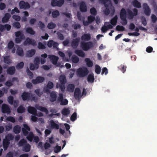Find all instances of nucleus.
<instances>
[{
	"label": "nucleus",
	"mask_w": 157,
	"mask_h": 157,
	"mask_svg": "<svg viewBox=\"0 0 157 157\" xmlns=\"http://www.w3.org/2000/svg\"><path fill=\"white\" fill-rule=\"evenodd\" d=\"M101 3L103 4L105 9L103 10L104 13L105 15H108L110 13L112 15H113L115 10L112 6L110 0H99Z\"/></svg>",
	"instance_id": "1"
},
{
	"label": "nucleus",
	"mask_w": 157,
	"mask_h": 157,
	"mask_svg": "<svg viewBox=\"0 0 157 157\" xmlns=\"http://www.w3.org/2000/svg\"><path fill=\"white\" fill-rule=\"evenodd\" d=\"M59 79L60 83L59 84H57L56 87H59L62 92H63L65 88V84L66 82V77L65 75H61L59 76Z\"/></svg>",
	"instance_id": "2"
},
{
	"label": "nucleus",
	"mask_w": 157,
	"mask_h": 157,
	"mask_svg": "<svg viewBox=\"0 0 157 157\" xmlns=\"http://www.w3.org/2000/svg\"><path fill=\"white\" fill-rule=\"evenodd\" d=\"M94 46V44L91 41L81 42V46L82 49L85 51H87Z\"/></svg>",
	"instance_id": "3"
},
{
	"label": "nucleus",
	"mask_w": 157,
	"mask_h": 157,
	"mask_svg": "<svg viewBox=\"0 0 157 157\" xmlns=\"http://www.w3.org/2000/svg\"><path fill=\"white\" fill-rule=\"evenodd\" d=\"M89 72L88 69L85 67L79 68L77 71V75L81 77H83L87 75Z\"/></svg>",
	"instance_id": "4"
},
{
	"label": "nucleus",
	"mask_w": 157,
	"mask_h": 157,
	"mask_svg": "<svg viewBox=\"0 0 157 157\" xmlns=\"http://www.w3.org/2000/svg\"><path fill=\"white\" fill-rule=\"evenodd\" d=\"M15 34L16 38L15 39L16 43L18 44L21 43L22 40L25 38V36L21 31H18L15 33Z\"/></svg>",
	"instance_id": "5"
},
{
	"label": "nucleus",
	"mask_w": 157,
	"mask_h": 157,
	"mask_svg": "<svg viewBox=\"0 0 157 157\" xmlns=\"http://www.w3.org/2000/svg\"><path fill=\"white\" fill-rule=\"evenodd\" d=\"M57 101L60 102V105H66L68 102V101L66 99H63V94L62 93H59L57 98Z\"/></svg>",
	"instance_id": "6"
},
{
	"label": "nucleus",
	"mask_w": 157,
	"mask_h": 157,
	"mask_svg": "<svg viewBox=\"0 0 157 157\" xmlns=\"http://www.w3.org/2000/svg\"><path fill=\"white\" fill-rule=\"evenodd\" d=\"M24 45H32L33 46H35L36 45V41L34 39H30L27 37L23 43Z\"/></svg>",
	"instance_id": "7"
},
{
	"label": "nucleus",
	"mask_w": 157,
	"mask_h": 157,
	"mask_svg": "<svg viewBox=\"0 0 157 157\" xmlns=\"http://www.w3.org/2000/svg\"><path fill=\"white\" fill-rule=\"evenodd\" d=\"M19 6L21 9L26 10L30 8V5L27 2L21 1L19 3Z\"/></svg>",
	"instance_id": "8"
},
{
	"label": "nucleus",
	"mask_w": 157,
	"mask_h": 157,
	"mask_svg": "<svg viewBox=\"0 0 157 157\" xmlns=\"http://www.w3.org/2000/svg\"><path fill=\"white\" fill-rule=\"evenodd\" d=\"M31 94L28 92L24 91L22 94L21 97L23 101H29L31 99Z\"/></svg>",
	"instance_id": "9"
},
{
	"label": "nucleus",
	"mask_w": 157,
	"mask_h": 157,
	"mask_svg": "<svg viewBox=\"0 0 157 157\" xmlns=\"http://www.w3.org/2000/svg\"><path fill=\"white\" fill-rule=\"evenodd\" d=\"M2 112L4 113H7L9 114L11 113V109L8 105L4 104L2 105Z\"/></svg>",
	"instance_id": "10"
},
{
	"label": "nucleus",
	"mask_w": 157,
	"mask_h": 157,
	"mask_svg": "<svg viewBox=\"0 0 157 157\" xmlns=\"http://www.w3.org/2000/svg\"><path fill=\"white\" fill-rule=\"evenodd\" d=\"M45 80L44 77L40 76H37L35 79H32V82L33 84H36L39 83L43 82Z\"/></svg>",
	"instance_id": "11"
},
{
	"label": "nucleus",
	"mask_w": 157,
	"mask_h": 157,
	"mask_svg": "<svg viewBox=\"0 0 157 157\" xmlns=\"http://www.w3.org/2000/svg\"><path fill=\"white\" fill-rule=\"evenodd\" d=\"M80 39L79 37L73 39L71 43V45L73 48H76L78 46Z\"/></svg>",
	"instance_id": "12"
},
{
	"label": "nucleus",
	"mask_w": 157,
	"mask_h": 157,
	"mask_svg": "<svg viewBox=\"0 0 157 157\" xmlns=\"http://www.w3.org/2000/svg\"><path fill=\"white\" fill-rule=\"evenodd\" d=\"M143 6L145 14L147 16H149L151 13V10L147 4L146 3H144Z\"/></svg>",
	"instance_id": "13"
},
{
	"label": "nucleus",
	"mask_w": 157,
	"mask_h": 157,
	"mask_svg": "<svg viewBox=\"0 0 157 157\" xmlns=\"http://www.w3.org/2000/svg\"><path fill=\"white\" fill-rule=\"evenodd\" d=\"M47 45L49 48H51L53 46L54 48H56L58 47L59 44L57 42L51 40L48 42Z\"/></svg>",
	"instance_id": "14"
},
{
	"label": "nucleus",
	"mask_w": 157,
	"mask_h": 157,
	"mask_svg": "<svg viewBox=\"0 0 157 157\" xmlns=\"http://www.w3.org/2000/svg\"><path fill=\"white\" fill-rule=\"evenodd\" d=\"M24 128H22V131L23 135L25 136H26L28 134V131L30 130V127L27 124H24L23 125Z\"/></svg>",
	"instance_id": "15"
},
{
	"label": "nucleus",
	"mask_w": 157,
	"mask_h": 157,
	"mask_svg": "<svg viewBox=\"0 0 157 157\" xmlns=\"http://www.w3.org/2000/svg\"><path fill=\"white\" fill-rule=\"evenodd\" d=\"M48 58L54 65H56L57 63L59 58L57 56L54 55H49Z\"/></svg>",
	"instance_id": "16"
},
{
	"label": "nucleus",
	"mask_w": 157,
	"mask_h": 157,
	"mask_svg": "<svg viewBox=\"0 0 157 157\" xmlns=\"http://www.w3.org/2000/svg\"><path fill=\"white\" fill-rule=\"evenodd\" d=\"M50 101L52 102H53L56 101L57 98V95L55 91H52L50 93Z\"/></svg>",
	"instance_id": "17"
},
{
	"label": "nucleus",
	"mask_w": 157,
	"mask_h": 157,
	"mask_svg": "<svg viewBox=\"0 0 157 157\" xmlns=\"http://www.w3.org/2000/svg\"><path fill=\"white\" fill-rule=\"evenodd\" d=\"M74 97L76 99L82 97L81 91L79 88H76L74 92Z\"/></svg>",
	"instance_id": "18"
},
{
	"label": "nucleus",
	"mask_w": 157,
	"mask_h": 157,
	"mask_svg": "<svg viewBox=\"0 0 157 157\" xmlns=\"http://www.w3.org/2000/svg\"><path fill=\"white\" fill-rule=\"evenodd\" d=\"M81 40L84 41H88L91 39V35L90 33H85L81 36Z\"/></svg>",
	"instance_id": "19"
},
{
	"label": "nucleus",
	"mask_w": 157,
	"mask_h": 157,
	"mask_svg": "<svg viewBox=\"0 0 157 157\" xmlns=\"http://www.w3.org/2000/svg\"><path fill=\"white\" fill-rule=\"evenodd\" d=\"M79 9L80 11L82 12H86L87 11V8L85 3L84 2H81Z\"/></svg>",
	"instance_id": "20"
},
{
	"label": "nucleus",
	"mask_w": 157,
	"mask_h": 157,
	"mask_svg": "<svg viewBox=\"0 0 157 157\" xmlns=\"http://www.w3.org/2000/svg\"><path fill=\"white\" fill-rule=\"evenodd\" d=\"M35 107L36 109L39 110L42 112H44L46 114H47L48 113V111L47 109L45 107H42L39 106L38 105H36Z\"/></svg>",
	"instance_id": "21"
},
{
	"label": "nucleus",
	"mask_w": 157,
	"mask_h": 157,
	"mask_svg": "<svg viewBox=\"0 0 157 157\" xmlns=\"http://www.w3.org/2000/svg\"><path fill=\"white\" fill-rule=\"evenodd\" d=\"M28 111L29 113L34 115L36 114L37 112L36 108L31 106L28 107Z\"/></svg>",
	"instance_id": "22"
},
{
	"label": "nucleus",
	"mask_w": 157,
	"mask_h": 157,
	"mask_svg": "<svg viewBox=\"0 0 157 157\" xmlns=\"http://www.w3.org/2000/svg\"><path fill=\"white\" fill-rule=\"evenodd\" d=\"M15 72V68L14 67L12 66L8 68L6 70V72L8 74L13 75Z\"/></svg>",
	"instance_id": "23"
},
{
	"label": "nucleus",
	"mask_w": 157,
	"mask_h": 157,
	"mask_svg": "<svg viewBox=\"0 0 157 157\" xmlns=\"http://www.w3.org/2000/svg\"><path fill=\"white\" fill-rule=\"evenodd\" d=\"M11 17L10 14L8 13L5 14L4 17L2 19V22L3 23L7 22Z\"/></svg>",
	"instance_id": "24"
},
{
	"label": "nucleus",
	"mask_w": 157,
	"mask_h": 157,
	"mask_svg": "<svg viewBox=\"0 0 157 157\" xmlns=\"http://www.w3.org/2000/svg\"><path fill=\"white\" fill-rule=\"evenodd\" d=\"M75 53L78 56L82 57H84L85 56V54L84 52L81 50H76Z\"/></svg>",
	"instance_id": "25"
},
{
	"label": "nucleus",
	"mask_w": 157,
	"mask_h": 157,
	"mask_svg": "<svg viewBox=\"0 0 157 157\" xmlns=\"http://www.w3.org/2000/svg\"><path fill=\"white\" fill-rule=\"evenodd\" d=\"M70 109L67 108H64L61 111V113L62 116L67 117L70 114Z\"/></svg>",
	"instance_id": "26"
},
{
	"label": "nucleus",
	"mask_w": 157,
	"mask_h": 157,
	"mask_svg": "<svg viewBox=\"0 0 157 157\" xmlns=\"http://www.w3.org/2000/svg\"><path fill=\"white\" fill-rule=\"evenodd\" d=\"M10 144V141L6 140V139H4L3 140V146L4 150H6L9 147V145Z\"/></svg>",
	"instance_id": "27"
},
{
	"label": "nucleus",
	"mask_w": 157,
	"mask_h": 157,
	"mask_svg": "<svg viewBox=\"0 0 157 157\" xmlns=\"http://www.w3.org/2000/svg\"><path fill=\"white\" fill-rule=\"evenodd\" d=\"M8 102L11 105L13 104L14 103V105L15 106V105H17L16 101L13 100V98L12 96H10L8 98Z\"/></svg>",
	"instance_id": "28"
},
{
	"label": "nucleus",
	"mask_w": 157,
	"mask_h": 157,
	"mask_svg": "<svg viewBox=\"0 0 157 157\" xmlns=\"http://www.w3.org/2000/svg\"><path fill=\"white\" fill-rule=\"evenodd\" d=\"M50 127L52 129L55 128L58 129L59 128V125L55 123L52 120L50 121Z\"/></svg>",
	"instance_id": "29"
},
{
	"label": "nucleus",
	"mask_w": 157,
	"mask_h": 157,
	"mask_svg": "<svg viewBox=\"0 0 157 157\" xmlns=\"http://www.w3.org/2000/svg\"><path fill=\"white\" fill-rule=\"evenodd\" d=\"M36 53V50L34 49H31L27 52L26 56L28 57H31L34 56Z\"/></svg>",
	"instance_id": "30"
},
{
	"label": "nucleus",
	"mask_w": 157,
	"mask_h": 157,
	"mask_svg": "<svg viewBox=\"0 0 157 157\" xmlns=\"http://www.w3.org/2000/svg\"><path fill=\"white\" fill-rule=\"evenodd\" d=\"M21 128L19 125H16L13 128V132L16 134H19L21 132Z\"/></svg>",
	"instance_id": "31"
},
{
	"label": "nucleus",
	"mask_w": 157,
	"mask_h": 157,
	"mask_svg": "<svg viewBox=\"0 0 157 157\" xmlns=\"http://www.w3.org/2000/svg\"><path fill=\"white\" fill-rule=\"evenodd\" d=\"M30 145L29 144L27 143V144L23 147L22 150L26 152H28L30 151Z\"/></svg>",
	"instance_id": "32"
},
{
	"label": "nucleus",
	"mask_w": 157,
	"mask_h": 157,
	"mask_svg": "<svg viewBox=\"0 0 157 157\" xmlns=\"http://www.w3.org/2000/svg\"><path fill=\"white\" fill-rule=\"evenodd\" d=\"M132 4L134 7L138 8H140L141 7L140 2L137 0H134L132 2Z\"/></svg>",
	"instance_id": "33"
},
{
	"label": "nucleus",
	"mask_w": 157,
	"mask_h": 157,
	"mask_svg": "<svg viewBox=\"0 0 157 157\" xmlns=\"http://www.w3.org/2000/svg\"><path fill=\"white\" fill-rule=\"evenodd\" d=\"M120 18H126V12L125 9L124 8H122L120 11Z\"/></svg>",
	"instance_id": "34"
},
{
	"label": "nucleus",
	"mask_w": 157,
	"mask_h": 157,
	"mask_svg": "<svg viewBox=\"0 0 157 157\" xmlns=\"http://www.w3.org/2000/svg\"><path fill=\"white\" fill-rule=\"evenodd\" d=\"M26 32L31 35H34L35 34V32L33 30L32 28L28 27L26 29Z\"/></svg>",
	"instance_id": "35"
},
{
	"label": "nucleus",
	"mask_w": 157,
	"mask_h": 157,
	"mask_svg": "<svg viewBox=\"0 0 157 157\" xmlns=\"http://www.w3.org/2000/svg\"><path fill=\"white\" fill-rule=\"evenodd\" d=\"M118 17L117 15L115 16L113 18H112L110 20V22L111 25H113L115 26L116 25Z\"/></svg>",
	"instance_id": "36"
},
{
	"label": "nucleus",
	"mask_w": 157,
	"mask_h": 157,
	"mask_svg": "<svg viewBox=\"0 0 157 157\" xmlns=\"http://www.w3.org/2000/svg\"><path fill=\"white\" fill-rule=\"evenodd\" d=\"M87 81L89 82L93 83L94 81V76L93 74H89L87 77Z\"/></svg>",
	"instance_id": "37"
},
{
	"label": "nucleus",
	"mask_w": 157,
	"mask_h": 157,
	"mask_svg": "<svg viewBox=\"0 0 157 157\" xmlns=\"http://www.w3.org/2000/svg\"><path fill=\"white\" fill-rule=\"evenodd\" d=\"M85 61L86 62L87 66L89 67H92L93 66L92 62L89 58H86L85 59Z\"/></svg>",
	"instance_id": "38"
},
{
	"label": "nucleus",
	"mask_w": 157,
	"mask_h": 157,
	"mask_svg": "<svg viewBox=\"0 0 157 157\" xmlns=\"http://www.w3.org/2000/svg\"><path fill=\"white\" fill-rule=\"evenodd\" d=\"M71 61L73 63H76L79 61V58L75 55H73L71 58Z\"/></svg>",
	"instance_id": "39"
},
{
	"label": "nucleus",
	"mask_w": 157,
	"mask_h": 157,
	"mask_svg": "<svg viewBox=\"0 0 157 157\" xmlns=\"http://www.w3.org/2000/svg\"><path fill=\"white\" fill-rule=\"evenodd\" d=\"M75 88V85L73 84H69L67 86V90L70 92H73Z\"/></svg>",
	"instance_id": "40"
},
{
	"label": "nucleus",
	"mask_w": 157,
	"mask_h": 157,
	"mask_svg": "<svg viewBox=\"0 0 157 157\" xmlns=\"http://www.w3.org/2000/svg\"><path fill=\"white\" fill-rule=\"evenodd\" d=\"M27 143V141L23 139L20 140L18 143V145L20 147H23Z\"/></svg>",
	"instance_id": "41"
},
{
	"label": "nucleus",
	"mask_w": 157,
	"mask_h": 157,
	"mask_svg": "<svg viewBox=\"0 0 157 157\" xmlns=\"http://www.w3.org/2000/svg\"><path fill=\"white\" fill-rule=\"evenodd\" d=\"M56 24L52 22H50L47 25L48 28L49 29H52L56 27Z\"/></svg>",
	"instance_id": "42"
},
{
	"label": "nucleus",
	"mask_w": 157,
	"mask_h": 157,
	"mask_svg": "<svg viewBox=\"0 0 157 157\" xmlns=\"http://www.w3.org/2000/svg\"><path fill=\"white\" fill-rule=\"evenodd\" d=\"M17 53L19 56H23V51L21 48H19L17 50Z\"/></svg>",
	"instance_id": "43"
},
{
	"label": "nucleus",
	"mask_w": 157,
	"mask_h": 157,
	"mask_svg": "<svg viewBox=\"0 0 157 157\" xmlns=\"http://www.w3.org/2000/svg\"><path fill=\"white\" fill-rule=\"evenodd\" d=\"M4 62L8 64H10L11 63V60L10 59L8 56H6L4 57Z\"/></svg>",
	"instance_id": "44"
},
{
	"label": "nucleus",
	"mask_w": 157,
	"mask_h": 157,
	"mask_svg": "<svg viewBox=\"0 0 157 157\" xmlns=\"http://www.w3.org/2000/svg\"><path fill=\"white\" fill-rule=\"evenodd\" d=\"M25 111V108L22 106H20L17 109V111L19 113H22Z\"/></svg>",
	"instance_id": "45"
},
{
	"label": "nucleus",
	"mask_w": 157,
	"mask_h": 157,
	"mask_svg": "<svg viewBox=\"0 0 157 157\" xmlns=\"http://www.w3.org/2000/svg\"><path fill=\"white\" fill-rule=\"evenodd\" d=\"M34 135L32 132H30L29 134L27 136L26 138L30 142L32 141Z\"/></svg>",
	"instance_id": "46"
},
{
	"label": "nucleus",
	"mask_w": 157,
	"mask_h": 157,
	"mask_svg": "<svg viewBox=\"0 0 157 157\" xmlns=\"http://www.w3.org/2000/svg\"><path fill=\"white\" fill-rule=\"evenodd\" d=\"M39 65L38 64H33L31 63L30 66V69L31 70H34L35 69H37L38 68Z\"/></svg>",
	"instance_id": "47"
},
{
	"label": "nucleus",
	"mask_w": 157,
	"mask_h": 157,
	"mask_svg": "<svg viewBox=\"0 0 157 157\" xmlns=\"http://www.w3.org/2000/svg\"><path fill=\"white\" fill-rule=\"evenodd\" d=\"M5 139H6V140L10 141V140H13L14 136L11 134H9L6 136Z\"/></svg>",
	"instance_id": "48"
},
{
	"label": "nucleus",
	"mask_w": 157,
	"mask_h": 157,
	"mask_svg": "<svg viewBox=\"0 0 157 157\" xmlns=\"http://www.w3.org/2000/svg\"><path fill=\"white\" fill-rule=\"evenodd\" d=\"M59 12L57 10H56L52 12V15L53 17L56 18L59 16Z\"/></svg>",
	"instance_id": "49"
},
{
	"label": "nucleus",
	"mask_w": 157,
	"mask_h": 157,
	"mask_svg": "<svg viewBox=\"0 0 157 157\" xmlns=\"http://www.w3.org/2000/svg\"><path fill=\"white\" fill-rule=\"evenodd\" d=\"M95 72L97 74H100L101 71L100 67L98 65H96L95 66Z\"/></svg>",
	"instance_id": "50"
},
{
	"label": "nucleus",
	"mask_w": 157,
	"mask_h": 157,
	"mask_svg": "<svg viewBox=\"0 0 157 157\" xmlns=\"http://www.w3.org/2000/svg\"><path fill=\"white\" fill-rule=\"evenodd\" d=\"M6 120L13 123H14L16 121L15 118L12 116L8 117L6 118Z\"/></svg>",
	"instance_id": "51"
},
{
	"label": "nucleus",
	"mask_w": 157,
	"mask_h": 157,
	"mask_svg": "<svg viewBox=\"0 0 157 157\" xmlns=\"http://www.w3.org/2000/svg\"><path fill=\"white\" fill-rule=\"evenodd\" d=\"M116 30L118 31H124L125 30V28L122 26L117 25L116 27Z\"/></svg>",
	"instance_id": "52"
},
{
	"label": "nucleus",
	"mask_w": 157,
	"mask_h": 157,
	"mask_svg": "<svg viewBox=\"0 0 157 157\" xmlns=\"http://www.w3.org/2000/svg\"><path fill=\"white\" fill-rule=\"evenodd\" d=\"M37 47L39 49H44L46 48L45 45L41 42L38 43Z\"/></svg>",
	"instance_id": "53"
},
{
	"label": "nucleus",
	"mask_w": 157,
	"mask_h": 157,
	"mask_svg": "<svg viewBox=\"0 0 157 157\" xmlns=\"http://www.w3.org/2000/svg\"><path fill=\"white\" fill-rule=\"evenodd\" d=\"M77 118V114L76 112H74L72 115L70 117V119L72 121H75Z\"/></svg>",
	"instance_id": "54"
},
{
	"label": "nucleus",
	"mask_w": 157,
	"mask_h": 157,
	"mask_svg": "<svg viewBox=\"0 0 157 157\" xmlns=\"http://www.w3.org/2000/svg\"><path fill=\"white\" fill-rule=\"evenodd\" d=\"M24 65V63L23 62H21L17 65L16 68L17 69H21L23 67Z\"/></svg>",
	"instance_id": "55"
},
{
	"label": "nucleus",
	"mask_w": 157,
	"mask_h": 157,
	"mask_svg": "<svg viewBox=\"0 0 157 157\" xmlns=\"http://www.w3.org/2000/svg\"><path fill=\"white\" fill-rule=\"evenodd\" d=\"M90 13L91 14L94 15V16L96 15L97 14L96 10L94 7L91 8L90 9Z\"/></svg>",
	"instance_id": "56"
},
{
	"label": "nucleus",
	"mask_w": 157,
	"mask_h": 157,
	"mask_svg": "<svg viewBox=\"0 0 157 157\" xmlns=\"http://www.w3.org/2000/svg\"><path fill=\"white\" fill-rule=\"evenodd\" d=\"M34 92L39 97H40L43 94L42 92H40V90L39 89H37L34 90Z\"/></svg>",
	"instance_id": "57"
},
{
	"label": "nucleus",
	"mask_w": 157,
	"mask_h": 157,
	"mask_svg": "<svg viewBox=\"0 0 157 157\" xmlns=\"http://www.w3.org/2000/svg\"><path fill=\"white\" fill-rule=\"evenodd\" d=\"M94 16L90 15L88 17L87 19L88 21L91 23L95 20Z\"/></svg>",
	"instance_id": "58"
},
{
	"label": "nucleus",
	"mask_w": 157,
	"mask_h": 157,
	"mask_svg": "<svg viewBox=\"0 0 157 157\" xmlns=\"http://www.w3.org/2000/svg\"><path fill=\"white\" fill-rule=\"evenodd\" d=\"M26 72L28 75L29 76V78H32L33 76V73L28 68H27L26 69Z\"/></svg>",
	"instance_id": "59"
},
{
	"label": "nucleus",
	"mask_w": 157,
	"mask_h": 157,
	"mask_svg": "<svg viewBox=\"0 0 157 157\" xmlns=\"http://www.w3.org/2000/svg\"><path fill=\"white\" fill-rule=\"evenodd\" d=\"M12 18L17 21H18L21 20L20 17L17 15H13L12 16Z\"/></svg>",
	"instance_id": "60"
},
{
	"label": "nucleus",
	"mask_w": 157,
	"mask_h": 157,
	"mask_svg": "<svg viewBox=\"0 0 157 157\" xmlns=\"http://www.w3.org/2000/svg\"><path fill=\"white\" fill-rule=\"evenodd\" d=\"M13 27L17 29H20L21 27L20 23L19 22H15L13 24Z\"/></svg>",
	"instance_id": "61"
},
{
	"label": "nucleus",
	"mask_w": 157,
	"mask_h": 157,
	"mask_svg": "<svg viewBox=\"0 0 157 157\" xmlns=\"http://www.w3.org/2000/svg\"><path fill=\"white\" fill-rule=\"evenodd\" d=\"M127 12L128 13V15L129 17L132 19L133 18L134 16V15L132 12L129 9H128L127 10Z\"/></svg>",
	"instance_id": "62"
},
{
	"label": "nucleus",
	"mask_w": 157,
	"mask_h": 157,
	"mask_svg": "<svg viewBox=\"0 0 157 157\" xmlns=\"http://www.w3.org/2000/svg\"><path fill=\"white\" fill-rule=\"evenodd\" d=\"M47 86L50 89H52L54 86V84L51 81H49L47 85Z\"/></svg>",
	"instance_id": "63"
},
{
	"label": "nucleus",
	"mask_w": 157,
	"mask_h": 157,
	"mask_svg": "<svg viewBox=\"0 0 157 157\" xmlns=\"http://www.w3.org/2000/svg\"><path fill=\"white\" fill-rule=\"evenodd\" d=\"M152 22L153 23H155L157 21V17L154 14H152L151 16Z\"/></svg>",
	"instance_id": "64"
}]
</instances>
